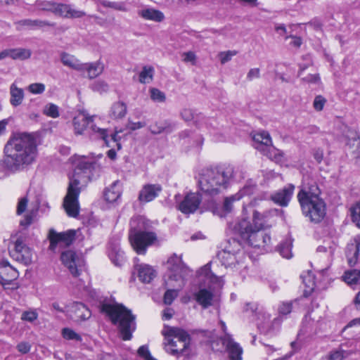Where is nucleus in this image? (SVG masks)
Listing matches in <instances>:
<instances>
[{"label": "nucleus", "instance_id": "nucleus-1", "mask_svg": "<svg viewBox=\"0 0 360 360\" xmlns=\"http://www.w3.org/2000/svg\"><path fill=\"white\" fill-rule=\"evenodd\" d=\"M5 157L1 162L4 170L15 172L23 165L32 164L37 155L36 139L27 133H18L4 148Z\"/></svg>", "mask_w": 360, "mask_h": 360}, {"label": "nucleus", "instance_id": "nucleus-2", "mask_svg": "<svg viewBox=\"0 0 360 360\" xmlns=\"http://www.w3.org/2000/svg\"><path fill=\"white\" fill-rule=\"evenodd\" d=\"M70 160L75 169L70 176V183L64 198L63 207L68 216L76 217L79 212L78 198L80 188L79 185L88 181L89 172L92 167V162L87 160L86 157L77 155L72 156Z\"/></svg>", "mask_w": 360, "mask_h": 360}, {"label": "nucleus", "instance_id": "nucleus-3", "mask_svg": "<svg viewBox=\"0 0 360 360\" xmlns=\"http://www.w3.org/2000/svg\"><path fill=\"white\" fill-rule=\"evenodd\" d=\"M267 215L254 210L252 223L246 219H242L236 226L242 238L247 240L248 244L255 248H265L270 243L271 238L262 231L267 224Z\"/></svg>", "mask_w": 360, "mask_h": 360}, {"label": "nucleus", "instance_id": "nucleus-4", "mask_svg": "<svg viewBox=\"0 0 360 360\" xmlns=\"http://www.w3.org/2000/svg\"><path fill=\"white\" fill-rule=\"evenodd\" d=\"M233 167L224 165L205 172L198 180L200 189L205 193L217 195L235 179Z\"/></svg>", "mask_w": 360, "mask_h": 360}, {"label": "nucleus", "instance_id": "nucleus-5", "mask_svg": "<svg viewBox=\"0 0 360 360\" xmlns=\"http://www.w3.org/2000/svg\"><path fill=\"white\" fill-rule=\"evenodd\" d=\"M101 311L117 326L120 337L123 340H129L136 330L135 316L124 305L117 303H105L102 304Z\"/></svg>", "mask_w": 360, "mask_h": 360}, {"label": "nucleus", "instance_id": "nucleus-6", "mask_svg": "<svg viewBox=\"0 0 360 360\" xmlns=\"http://www.w3.org/2000/svg\"><path fill=\"white\" fill-rule=\"evenodd\" d=\"M303 214L314 222L321 221L326 215V205L319 196L316 186L302 189L297 195Z\"/></svg>", "mask_w": 360, "mask_h": 360}, {"label": "nucleus", "instance_id": "nucleus-7", "mask_svg": "<svg viewBox=\"0 0 360 360\" xmlns=\"http://www.w3.org/2000/svg\"><path fill=\"white\" fill-rule=\"evenodd\" d=\"M163 334L167 352L175 356L189 354L191 339L186 331L176 328H169Z\"/></svg>", "mask_w": 360, "mask_h": 360}, {"label": "nucleus", "instance_id": "nucleus-8", "mask_svg": "<svg viewBox=\"0 0 360 360\" xmlns=\"http://www.w3.org/2000/svg\"><path fill=\"white\" fill-rule=\"evenodd\" d=\"M144 224L145 220L142 217H137L131 221L132 230L129 233V241L134 250L139 255L145 254L147 247L156 240L154 233L141 231Z\"/></svg>", "mask_w": 360, "mask_h": 360}, {"label": "nucleus", "instance_id": "nucleus-9", "mask_svg": "<svg viewBox=\"0 0 360 360\" xmlns=\"http://www.w3.org/2000/svg\"><path fill=\"white\" fill-rule=\"evenodd\" d=\"M94 116H90L84 112H79L74 117L72 120L75 134L76 135H82L89 127L91 136H95L97 139H103L105 144L109 146L110 141L108 139V131L97 127L94 123Z\"/></svg>", "mask_w": 360, "mask_h": 360}, {"label": "nucleus", "instance_id": "nucleus-10", "mask_svg": "<svg viewBox=\"0 0 360 360\" xmlns=\"http://www.w3.org/2000/svg\"><path fill=\"white\" fill-rule=\"evenodd\" d=\"M170 274L167 284L169 286H177L182 288L185 285V277L190 272L189 269L184 264L181 256L172 255L167 262Z\"/></svg>", "mask_w": 360, "mask_h": 360}, {"label": "nucleus", "instance_id": "nucleus-11", "mask_svg": "<svg viewBox=\"0 0 360 360\" xmlns=\"http://www.w3.org/2000/svg\"><path fill=\"white\" fill-rule=\"evenodd\" d=\"M11 240L13 247L10 250L11 257L17 262L28 265L32 262L34 252L25 244V237L22 235L13 236Z\"/></svg>", "mask_w": 360, "mask_h": 360}, {"label": "nucleus", "instance_id": "nucleus-12", "mask_svg": "<svg viewBox=\"0 0 360 360\" xmlns=\"http://www.w3.org/2000/svg\"><path fill=\"white\" fill-rule=\"evenodd\" d=\"M62 264L75 277L79 276L84 267V259L82 254L68 250L63 252L60 255Z\"/></svg>", "mask_w": 360, "mask_h": 360}, {"label": "nucleus", "instance_id": "nucleus-13", "mask_svg": "<svg viewBox=\"0 0 360 360\" xmlns=\"http://www.w3.org/2000/svg\"><path fill=\"white\" fill-rule=\"evenodd\" d=\"M19 277L18 270L7 261L0 262V279L4 289L16 290L20 285L15 282Z\"/></svg>", "mask_w": 360, "mask_h": 360}, {"label": "nucleus", "instance_id": "nucleus-14", "mask_svg": "<svg viewBox=\"0 0 360 360\" xmlns=\"http://www.w3.org/2000/svg\"><path fill=\"white\" fill-rule=\"evenodd\" d=\"M76 231L70 229L63 232H57L51 229L49 232V240L50 241L49 249L54 251L57 247L70 246L75 240Z\"/></svg>", "mask_w": 360, "mask_h": 360}, {"label": "nucleus", "instance_id": "nucleus-15", "mask_svg": "<svg viewBox=\"0 0 360 360\" xmlns=\"http://www.w3.org/2000/svg\"><path fill=\"white\" fill-rule=\"evenodd\" d=\"M65 312L74 321L80 322L89 319L91 311L81 302H73L67 306Z\"/></svg>", "mask_w": 360, "mask_h": 360}, {"label": "nucleus", "instance_id": "nucleus-16", "mask_svg": "<svg viewBox=\"0 0 360 360\" xmlns=\"http://www.w3.org/2000/svg\"><path fill=\"white\" fill-rule=\"evenodd\" d=\"M255 186L252 185H246L236 194L225 198L223 205V212L217 213L220 217H224L226 213L232 210V204L235 201H238L245 196H249L253 193Z\"/></svg>", "mask_w": 360, "mask_h": 360}, {"label": "nucleus", "instance_id": "nucleus-17", "mask_svg": "<svg viewBox=\"0 0 360 360\" xmlns=\"http://www.w3.org/2000/svg\"><path fill=\"white\" fill-rule=\"evenodd\" d=\"M200 201L201 200L198 193H190L187 194L179 203L178 208L184 214H191L197 210Z\"/></svg>", "mask_w": 360, "mask_h": 360}, {"label": "nucleus", "instance_id": "nucleus-18", "mask_svg": "<svg viewBox=\"0 0 360 360\" xmlns=\"http://www.w3.org/2000/svg\"><path fill=\"white\" fill-rule=\"evenodd\" d=\"M46 10H51L55 13L65 18H80L84 15L82 11L76 10L71 6L65 4H51L49 7L44 8Z\"/></svg>", "mask_w": 360, "mask_h": 360}, {"label": "nucleus", "instance_id": "nucleus-19", "mask_svg": "<svg viewBox=\"0 0 360 360\" xmlns=\"http://www.w3.org/2000/svg\"><path fill=\"white\" fill-rule=\"evenodd\" d=\"M162 191L159 184H146L143 186L139 194V200L141 202H148L158 196Z\"/></svg>", "mask_w": 360, "mask_h": 360}, {"label": "nucleus", "instance_id": "nucleus-20", "mask_svg": "<svg viewBox=\"0 0 360 360\" xmlns=\"http://www.w3.org/2000/svg\"><path fill=\"white\" fill-rule=\"evenodd\" d=\"M294 189L295 186L292 184H289L282 190L274 193L271 196V199L276 204L282 207H285L288 205V202L291 199Z\"/></svg>", "mask_w": 360, "mask_h": 360}, {"label": "nucleus", "instance_id": "nucleus-21", "mask_svg": "<svg viewBox=\"0 0 360 360\" xmlns=\"http://www.w3.org/2000/svg\"><path fill=\"white\" fill-rule=\"evenodd\" d=\"M223 344L226 346L231 360H242V347L229 334L225 335Z\"/></svg>", "mask_w": 360, "mask_h": 360}, {"label": "nucleus", "instance_id": "nucleus-22", "mask_svg": "<svg viewBox=\"0 0 360 360\" xmlns=\"http://www.w3.org/2000/svg\"><path fill=\"white\" fill-rule=\"evenodd\" d=\"M138 15L145 20H150L155 22H162L165 17L164 13L153 7H145L137 12Z\"/></svg>", "mask_w": 360, "mask_h": 360}, {"label": "nucleus", "instance_id": "nucleus-23", "mask_svg": "<svg viewBox=\"0 0 360 360\" xmlns=\"http://www.w3.org/2000/svg\"><path fill=\"white\" fill-rule=\"evenodd\" d=\"M105 69V65L101 60L92 63H82V71L86 72L89 79H94L101 75Z\"/></svg>", "mask_w": 360, "mask_h": 360}, {"label": "nucleus", "instance_id": "nucleus-24", "mask_svg": "<svg viewBox=\"0 0 360 360\" xmlns=\"http://www.w3.org/2000/svg\"><path fill=\"white\" fill-rule=\"evenodd\" d=\"M252 139L254 141V148L259 150L261 153L264 151L265 149L272 143L271 136L269 132L266 131L256 132L254 134Z\"/></svg>", "mask_w": 360, "mask_h": 360}, {"label": "nucleus", "instance_id": "nucleus-25", "mask_svg": "<svg viewBox=\"0 0 360 360\" xmlns=\"http://www.w3.org/2000/svg\"><path fill=\"white\" fill-rule=\"evenodd\" d=\"M360 250V236L354 237L347 245L346 255L349 265L353 266L357 262L359 252Z\"/></svg>", "mask_w": 360, "mask_h": 360}, {"label": "nucleus", "instance_id": "nucleus-26", "mask_svg": "<svg viewBox=\"0 0 360 360\" xmlns=\"http://www.w3.org/2000/svg\"><path fill=\"white\" fill-rule=\"evenodd\" d=\"M138 277L143 283H150L156 276V271L153 266L146 264H136Z\"/></svg>", "mask_w": 360, "mask_h": 360}, {"label": "nucleus", "instance_id": "nucleus-27", "mask_svg": "<svg viewBox=\"0 0 360 360\" xmlns=\"http://www.w3.org/2000/svg\"><path fill=\"white\" fill-rule=\"evenodd\" d=\"M122 193L121 184L115 181L105 191L104 199L109 203H114L120 198Z\"/></svg>", "mask_w": 360, "mask_h": 360}, {"label": "nucleus", "instance_id": "nucleus-28", "mask_svg": "<svg viewBox=\"0 0 360 360\" xmlns=\"http://www.w3.org/2000/svg\"><path fill=\"white\" fill-rule=\"evenodd\" d=\"M127 113V104L122 101H116L110 107L109 116L112 120H120L123 119Z\"/></svg>", "mask_w": 360, "mask_h": 360}, {"label": "nucleus", "instance_id": "nucleus-29", "mask_svg": "<svg viewBox=\"0 0 360 360\" xmlns=\"http://www.w3.org/2000/svg\"><path fill=\"white\" fill-rule=\"evenodd\" d=\"M109 257L116 266H121L124 262V254L120 249L118 242L110 243L109 247Z\"/></svg>", "mask_w": 360, "mask_h": 360}, {"label": "nucleus", "instance_id": "nucleus-30", "mask_svg": "<svg viewBox=\"0 0 360 360\" xmlns=\"http://www.w3.org/2000/svg\"><path fill=\"white\" fill-rule=\"evenodd\" d=\"M10 103L13 106H18L22 104L24 100V91L22 89L17 86L14 82L10 86Z\"/></svg>", "mask_w": 360, "mask_h": 360}, {"label": "nucleus", "instance_id": "nucleus-31", "mask_svg": "<svg viewBox=\"0 0 360 360\" xmlns=\"http://www.w3.org/2000/svg\"><path fill=\"white\" fill-rule=\"evenodd\" d=\"M199 276H202L205 278V283H207L210 288H211V285L217 284L218 285H221V278L216 276L214 274L210 271V264H206L199 271Z\"/></svg>", "mask_w": 360, "mask_h": 360}, {"label": "nucleus", "instance_id": "nucleus-32", "mask_svg": "<svg viewBox=\"0 0 360 360\" xmlns=\"http://www.w3.org/2000/svg\"><path fill=\"white\" fill-rule=\"evenodd\" d=\"M262 153L276 163H283L285 161L284 153L274 147L272 143Z\"/></svg>", "mask_w": 360, "mask_h": 360}, {"label": "nucleus", "instance_id": "nucleus-33", "mask_svg": "<svg viewBox=\"0 0 360 360\" xmlns=\"http://www.w3.org/2000/svg\"><path fill=\"white\" fill-rule=\"evenodd\" d=\"M213 295L210 290L200 289L195 295V300L203 307L207 308L212 304Z\"/></svg>", "mask_w": 360, "mask_h": 360}, {"label": "nucleus", "instance_id": "nucleus-34", "mask_svg": "<svg viewBox=\"0 0 360 360\" xmlns=\"http://www.w3.org/2000/svg\"><path fill=\"white\" fill-rule=\"evenodd\" d=\"M60 58L64 65L77 71H82V63H81L74 56L66 53H63L60 56Z\"/></svg>", "mask_w": 360, "mask_h": 360}, {"label": "nucleus", "instance_id": "nucleus-35", "mask_svg": "<svg viewBox=\"0 0 360 360\" xmlns=\"http://www.w3.org/2000/svg\"><path fill=\"white\" fill-rule=\"evenodd\" d=\"M10 52L11 58H12L13 60H27L30 58L32 55L31 50L25 48L11 49Z\"/></svg>", "mask_w": 360, "mask_h": 360}, {"label": "nucleus", "instance_id": "nucleus-36", "mask_svg": "<svg viewBox=\"0 0 360 360\" xmlns=\"http://www.w3.org/2000/svg\"><path fill=\"white\" fill-rule=\"evenodd\" d=\"M102 5L105 8H110L115 11L127 13L129 11V8L127 4L124 1H103Z\"/></svg>", "mask_w": 360, "mask_h": 360}, {"label": "nucleus", "instance_id": "nucleus-37", "mask_svg": "<svg viewBox=\"0 0 360 360\" xmlns=\"http://www.w3.org/2000/svg\"><path fill=\"white\" fill-rule=\"evenodd\" d=\"M301 278L302 279V283L305 286V289L304 290V295H309L316 288V283L314 280L313 275L308 272L304 275L301 276Z\"/></svg>", "mask_w": 360, "mask_h": 360}, {"label": "nucleus", "instance_id": "nucleus-38", "mask_svg": "<svg viewBox=\"0 0 360 360\" xmlns=\"http://www.w3.org/2000/svg\"><path fill=\"white\" fill-rule=\"evenodd\" d=\"M360 278V271L357 269H353L347 271L344 276V281L349 285L356 284Z\"/></svg>", "mask_w": 360, "mask_h": 360}, {"label": "nucleus", "instance_id": "nucleus-39", "mask_svg": "<svg viewBox=\"0 0 360 360\" xmlns=\"http://www.w3.org/2000/svg\"><path fill=\"white\" fill-rule=\"evenodd\" d=\"M336 248L337 245L335 243L325 242L323 245H319L317 248V252L325 253L328 258H330L333 255Z\"/></svg>", "mask_w": 360, "mask_h": 360}, {"label": "nucleus", "instance_id": "nucleus-40", "mask_svg": "<svg viewBox=\"0 0 360 360\" xmlns=\"http://www.w3.org/2000/svg\"><path fill=\"white\" fill-rule=\"evenodd\" d=\"M42 112L44 115L51 118H57L60 116L59 107L52 103H47Z\"/></svg>", "mask_w": 360, "mask_h": 360}, {"label": "nucleus", "instance_id": "nucleus-41", "mask_svg": "<svg viewBox=\"0 0 360 360\" xmlns=\"http://www.w3.org/2000/svg\"><path fill=\"white\" fill-rule=\"evenodd\" d=\"M154 69L152 67H144L139 74V82L143 84L149 83L152 81Z\"/></svg>", "mask_w": 360, "mask_h": 360}, {"label": "nucleus", "instance_id": "nucleus-42", "mask_svg": "<svg viewBox=\"0 0 360 360\" xmlns=\"http://www.w3.org/2000/svg\"><path fill=\"white\" fill-rule=\"evenodd\" d=\"M292 241L290 239L285 240L278 247V251L281 256L286 259L292 257Z\"/></svg>", "mask_w": 360, "mask_h": 360}, {"label": "nucleus", "instance_id": "nucleus-43", "mask_svg": "<svg viewBox=\"0 0 360 360\" xmlns=\"http://www.w3.org/2000/svg\"><path fill=\"white\" fill-rule=\"evenodd\" d=\"M91 89L94 91L103 94L109 91L110 86L105 81L99 79L92 84Z\"/></svg>", "mask_w": 360, "mask_h": 360}, {"label": "nucleus", "instance_id": "nucleus-44", "mask_svg": "<svg viewBox=\"0 0 360 360\" xmlns=\"http://www.w3.org/2000/svg\"><path fill=\"white\" fill-rule=\"evenodd\" d=\"M350 354V352L343 350H336L332 352L328 356L323 357L321 360H342Z\"/></svg>", "mask_w": 360, "mask_h": 360}, {"label": "nucleus", "instance_id": "nucleus-45", "mask_svg": "<svg viewBox=\"0 0 360 360\" xmlns=\"http://www.w3.org/2000/svg\"><path fill=\"white\" fill-rule=\"evenodd\" d=\"M219 256L225 266H231L233 264L234 261L236 260V255L226 250L220 252Z\"/></svg>", "mask_w": 360, "mask_h": 360}, {"label": "nucleus", "instance_id": "nucleus-46", "mask_svg": "<svg viewBox=\"0 0 360 360\" xmlns=\"http://www.w3.org/2000/svg\"><path fill=\"white\" fill-rule=\"evenodd\" d=\"M19 24L30 28L42 27L45 25H53V24H50L44 21L32 20H24L19 22Z\"/></svg>", "mask_w": 360, "mask_h": 360}, {"label": "nucleus", "instance_id": "nucleus-47", "mask_svg": "<svg viewBox=\"0 0 360 360\" xmlns=\"http://www.w3.org/2000/svg\"><path fill=\"white\" fill-rule=\"evenodd\" d=\"M62 335L65 340H75L77 342L82 341L80 335L69 328H65L62 330Z\"/></svg>", "mask_w": 360, "mask_h": 360}, {"label": "nucleus", "instance_id": "nucleus-48", "mask_svg": "<svg viewBox=\"0 0 360 360\" xmlns=\"http://www.w3.org/2000/svg\"><path fill=\"white\" fill-rule=\"evenodd\" d=\"M150 98L157 103H163L166 99L165 93L156 88H151L150 89Z\"/></svg>", "mask_w": 360, "mask_h": 360}, {"label": "nucleus", "instance_id": "nucleus-49", "mask_svg": "<svg viewBox=\"0 0 360 360\" xmlns=\"http://www.w3.org/2000/svg\"><path fill=\"white\" fill-rule=\"evenodd\" d=\"M38 319V313L36 309L24 311L21 314V320L29 323H33Z\"/></svg>", "mask_w": 360, "mask_h": 360}, {"label": "nucleus", "instance_id": "nucleus-50", "mask_svg": "<svg viewBox=\"0 0 360 360\" xmlns=\"http://www.w3.org/2000/svg\"><path fill=\"white\" fill-rule=\"evenodd\" d=\"M238 51L236 50H229L226 51H221L218 53V58L221 64H225L230 61L233 56L237 55Z\"/></svg>", "mask_w": 360, "mask_h": 360}, {"label": "nucleus", "instance_id": "nucleus-51", "mask_svg": "<svg viewBox=\"0 0 360 360\" xmlns=\"http://www.w3.org/2000/svg\"><path fill=\"white\" fill-rule=\"evenodd\" d=\"M174 288H176V289L174 290H167L164 295V302L166 304H171L174 300L177 297L178 292L181 288L174 286Z\"/></svg>", "mask_w": 360, "mask_h": 360}, {"label": "nucleus", "instance_id": "nucleus-52", "mask_svg": "<svg viewBox=\"0 0 360 360\" xmlns=\"http://www.w3.org/2000/svg\"><path fill=\"white\" fill-rule=\"evenodd\" d=\"M182 61L185 63H190L195 65L197 61V56L193 51H187L181 54Z\"/></svg>", "mask_w": 360, "mask_h": 360}, {"label": "nucleus", "instance_id": "nucleus-53", "mask_svg": "<svg viewBox=\"0 0 360 360\" xmlns=\"http://www.w3.org/2000/svg\"><path fill=\"white\" fill-rule=\"evenodd\" d=\"M351 212L353 222L360 228V202L352 207Z\"/></svg>", "mask_w": 360, "mask_h": 360}, {"label": "nucleus", "instance_id": "nucleus-54", "mask_svg": "<svg viewBox=\"0 0 360 360\" xmlns=\"http://www.w3.org/2000/svg\"><path fill=\"white\" fill-rule=\"evenodd\" d=\"M37 213V210H28L25 214L24 219L20 220L21 226H27L31 224L34 221V217Z\"/></svg>", "mask_w": 360, "mask_h": 360}, {"label": "nucleus", "instance_id": "nucleus-55", "mask_svg": "<svg viewBox=\"0 0 360 360\" xmlns=\"http://www.w3.org/2000/svg\"><path fill=\"white\" fill-rule=\"evenodd\" d=\"M27 90L33 94H40L45 91V85L42 83H33L28 86Z\"/></svg>", "mask_w": 360, "mask_h": 360}, {"label": "nucleus", "instance_id": "nucleus-56", "mask_svg": "<svg viewBox=\"0 0 360 360\" xmlns=\"http://www.w3.org/2000/svg\"><path fill=\"white\" fill-rule=\"evenodd\" d=\"M326 99L321 96H316L313 101V107L316 111H321L326 103Z\"/></svg>", "mask_w": 360, "mask_h": 360}, {"label": "nucleus", "instance_id": "nucleus-57", "mask_svg": "<svg viewBox=\"0 0 360 360\" xmlns=\"http://www.w3.org/2000/svg\"><path fill=\"white\" fill-rule=\"evenodd\" d=\"M146 123L143 121L134 122L131 120H128L127 128L130 131H135L143 128Z\"/></svg>", "mask_w": 360, "mask_h": 360}, {"label": "nucleus", "instance_id": "nucleus-58", "mask_svg": "<svg viewBox=\"0 0 360 360\" xmlns=\"http://www.w3.org/2000/svg\"><path fill=\"white\" fill-rule=\"evenodd\" d=\"M28 200L27 198H22L19 200L17 205V214H22L26 211Z\"/></svg>", "mask_w": 360, "mask_h": 360}, {"label": "nucleus", "instance_id": "nucleus-59", "mask_svg": "<svg viewBox=\"0 0 360 360\" xmlns=\"http://www.w3.org/2000/svg\"><path fill=\"white\" fill-rule=\"evenodd\" d=\"M18 351L21 354H27L31 349V345L27 342H21L17 345Z\"/></svg>", "mask_w": 360, "mask_h": 360}, {"label": "nucleus", "instance_id": "nucleus-60", "mask_svg": "<svg viewBox=\"0 0 360 360\" xmlns=\"http://www.w3.org/2000/svg\"><path fill=\"white\" fill-rule=\"evenodd\" d=\"M260 77V70L257 68H251L246 76L248 81H252L253 79H258Z\"/></svg>", "mask_w": 360, "mask_h": 360}, {"label": "nucleus", "instance_id": "nucleus-61", "mask_svg": "<svg viewBox=\"0 0 360 360\" xmlns=\"http://www.w3.org/2000/svg\"><path fill=\"white\" fill-rule=\"evenodd\" d=\"M291 310L292 303L290 302H283L278 308L279 313L283 315L289 314Z\"/></svg>", "mask_w": 360, "mask_h": 360}, {"label": "nucleus", "instance_id": "nucleus-62", "mask_svg": "<svg viewBox=\"0 0 360 360\" xmlns=\"http://www.w3.org/2000/svg\"><path fill=\"white\" fill-rule=\"evenodd\" d=\"M138 354L144 360H147L151 356L148 347L145 345H143L139 348Z\"/></svg>", "mask_w": 360, "mask_h": 360}, {"label": "nucleus", "instance_id": "nucleus-63", "mask_svg": "<svg viewBox=\"0 0 360 360\" xmlns=\"http://www.w3.org/2000/svg\"><path fill=\"white\" fill-rule=\"evenodd\" d=\"M181 117L186 121H190L193 118V114L191 109L184 108L181 112Z\"/></svg>", "mask_w": 360, "mask_h": 360}, {"label": "nucleus", "instance_id": "nucleus-64", "mask_svg": "<svg viewBox=\"0 0 360 360\" xmlns=\"http://www.w3.org/2000/svg\"><path fill=\"white\" fill-rule=\"evenodd\" d=\"M303 80L307 83L318 84L320 82V77L319 75L317 74L309 75L307 77H304Z\"/></svg>", "mask_w": 360, "mask_h": 360}]
</instances>
